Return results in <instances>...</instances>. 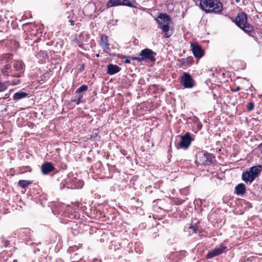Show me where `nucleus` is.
Masks as SVG:
<instances>
[{
	"instance_id": "f257e3e1",
	"label": "nucleus",
	"mask_w": 262,
	"mask_h": 262,
	"mask_svg": "<svg viewBox=\"0 0 262 262\" xmlns=\"http://www.w3.org/2000/svg\"><path fill=\"white\" fill-rule=\"evenodd\" d=\"M200 5L206 13L219 14L223 10V5L220 0H200Z\"/></svg>"
},
{
	"instance_id": "f03ea898",
	"label": "nucleus",
	"mask_w": 262,
	"mask_h": 262,
	"mask_svg": "<svg viewBox=\"0 0 262 262\" xmlns=\"http://www.w3.org/2000/svg\"><path fill=\"white\" fill-rule=\"evenodd\" d=\"M236 25L249 35L252 36L254 32L253 27L247 23V15L244 12H240L235 18Z\"/></svg>"
},
{
	"instance_id": "7ed1b4c3",
	"label": "nucleus",
	"mask_w": 262,
	"mask_h": 262,
	"mask_svg": "<svg viewBox=\"0 0 262 262\" xmlns=\"http://www.w3.org/2000/svg\"><path fill=\"white\" fill-rule=\"evenodd\" d=\"M156 21L158 24L159 28L164 33V37L165 38L169 37L171 34H169V24L171 21L170 16L166 13H160L156 18Z\"/></svg>"
},
{
	"instance_id": "20e7f679",
	"label": "nucleus",
	"mask_w": 262,
	"mask_h": 262,
	"mask_svg": "<svg viewBox=\"0 0 262 262\" xmlns=\"http://www.w3.org/2000/svg\"><path fill=\"white\" fill-rule=\"evenodd\" d=\"M261 169V165L251 167L249 170L243 172L242 176V180L247 184H251L259 176Z\"/></svg>"
},
{
	"instance_id": "39448f33",
	"label": "nucleus",
	"mask_w": 262,
	"mask_h": 262,
	"mask_svg": "<svg viewBox=\"0 0 262 262\" xmlns=\"http://www.w3.org/2000/svg\"><path fill=\"white\" fill-rule=\"evenodd\" d=\"M214 158L213 154L204 150H199L195 155V162L200 165H210L213 162Z\"/></svg>"
},
{
	"instance_id": "423d86ee",
	"label": "nucleus",
	"mask_w": 262,
	"mask_h": 262,
	"mask_svg": "<svg viewBox=\"0 0 262 262\" xmlns=\"http://www.w3.org/2000/svg\"><path fill=\"white\" fill-rule=\"evenodd\" d=\"M193 139L190 133H186L184 135L180 136V141L178 144L177 148L186 149L190 146Z\"/></svg>"
},
{
	"instance_id": "0eeeda50",
	"label": "nucleus",
	"mask_w": 262,
	"mask_h": 262,
	"mask_svg": "<svg viewBox=\"0 0 262 262\" xmlns=\"http://www.w3.org/2000/svg\"><path fill=\"white\" fill-rule=\"evenodd\" d=\"M156 55V53L148 48L142 50L139 54L141 62L145 60H149L154 62L156 61V58L155 57Z\"/></svg>"
},
{
	"instance_id": "6e6552de",
	"label": "nucleus",
	"mask_w": 262,
	"mask_h": 262,
	"mask_svg": "<svg viewBox=\"0 0 262 262\" xmlns=\"http://www.w3.org/2000/svg\"><path fill=\"white\" fill-rule=\"evenodd\" d=\"M227 249V247L223 244H220L219 246H216L213 249L209 251L206 255V258L211 259L214 257L222 254Z\"/></svg>"
},
{
	"instance_id": "1a4fd4ad",
	"label": "nucleus",
	"mask_w": 262,
	"mask_h": 262,
	"mask_svg": "<svg viewBox=\"0 0 262 262\" xmlns=\"http://www.w3.org/2000/svg\"><path fill=\"white\" fill-rule=\"evenodd\" d=\"M180 82L185 88L190 89L194 86V80L187 73H184L181 77Z\"/></svg>"
},
{
	"instance_id": "9d476101",
	"label": "nucleus",
	"mask_w": 262,
	"mask_h": 262,
	"mask_svg": "<svg viewBox=\"0 0 262 262\" xmlns=\"http://www.w3.org/2000/svg\"><path fill=\"white\" fill-rule=\"evenodd\" d=\"M25 65L24 62L21 60L15 61L13 64L14 71H17L18 73H14L12 75L14 77H20L21 76L25 69Z\"/></svg>"
},
{
	"instance_id": "9b49d317",
	"label": "nucleus",
	"mask_w": 262,
	"mask_h": 262,
	"mask_svg": "<svg viewBox=\"0 0 262 262\" xmlns=\"http://www.w3.org/2000/svg\"><path fill=\"white\" fill-rule=\"evenodd\" d=\"M99 44L101 48L103 49L104 52L108 53L111 51L110 44L108 43V37L106 35L102 34L101 36Z\"/></svg>"
},
{
	"instance_id": "f8f14e48",
	"label": "nucleus",
	"mask_w": 262,
	"mask_h": 262,
	"mask_svg": "<svg viewBox=\"0 0 262 262\" xmlns=\"http://www.w3.org/2000/svg\"><path fill=\"white\" fill-rule=\"evenodd\" d=\"M191 48L192 53L196 58L200 59L204 56V52L198 43H191Z\"/></svg>"
},
{
	"instance_id": "ddd939ff",
	"label": "nucleus",
	"mask_w": 262,
	"mask_h": 262,
	"mask_svg": "<svg viewBox=\"0 0 262 262\" xmlns=\"http://www.w3.org/2000/svg\"><path fill=\"white\" fill-rule=\"evenodd\" d=\"M41 172L43 174H47L55 170L53 164L51 162H46L41 165Z\"/></svg>"
},
{
	"instance_id": "4468645a",
	"label": "nucleus",
	"mask_w": 262,
	"mask_h": 262,
	"mask_svg": "<svg viewBox=\"0 0 262 262\" xmlns=\"http://www.w3.org/2000/svg\"><path fill=\"white\" fill-rule=\"evenodd\" d=\"M235 193L238 195H242L246 193V186L243 183H239L235 187Z\"/></svg>"
},
{
	"instance_id": "2eb2a0df",
	"label": "nucleus",
	"mask_w": 262,
	"mask_h": 262,
	"mask_svg": "<svg viewBox=\"0 0 262 262\" xmlns=\"http://www.w3.org/2000/svg\"><path fill=\"white\" fill-rule=\"evenodd\" d=\"M120 68L117 65L110 64L107 66V73L109 75H114L120 71Z\"/></svg>"
},
{
	"instance_id": "dca6fc26",
	"label": "nucleus",
	"mask_w": 262,
	"mask_h": 262,
	"mask_svg": "<svg viewBox=\"0 0 262 262\" xmlns=\"http://www.w3.org/2000/svg\"><path fill=\"white\" fill-rule=\"evenodd\" d=\"M179 62L182 66H189L193 62V58L192 57H188L186 58H181L179 60Z\"/></svg>"
},
{
	"instance_id": "f3484780",
	"label": "nucleus",
	"mask_w": 262,
	"mask_h": 262,
	"mask_svg": "<svg viewBox=\"0 0 262 262\" xmlns=\"http://www.w3.org/2000/svg\"><path fill=\"white\" fill-rule=\"evenodd\" d=\"M28 94L24 92H18L13 94V98L14 100L17 101L23 99L28 96Z\"/></svg>"
},
{
	"instance_id": "a211bd4d",
	"label": "nucleus",
	"mask_w": 262,
	"mask_h": 262,
	"mask_svg": "<svg viewBox=\"0 0 262 262\" xmlns=\"http://www.w3.org/2000/svg\"><path fill=\"white\" fill-rule=\"evenodd\" d=\"M4 65L2 69V73L6 75H8L10 72H12L13 70L11 69V65L9 63H3Z\"/></svg>"
},
{
	"instance_id": "6ab92c4d",
	"label": "nucleus",
	"mask_w": 262,
	"mask_h": 262,
	"mask_svg": "<svg viewBox=\"0 0 262 262\" xmlns=\"http://www.w3.org/2000/svg\"><path fill=\"white\" fill-rule=\"evenodd\" d=\"M12 59V55L11 54H3L2 57V63H9Z\"/></svg>"
},
{
	"instance_id": "aec40b11",
	"label": "nucleus",
	"mask_w": 262,
	"mask_h": 262,
	"mask_svg": "<svg viewBox=\"0 0 262 262\" xmlns=\"http://www.w3.org/2000/svg\"><path fill=\"white\" fill-rule=\"evenodd\" d=\"M119 5H121L120 0H110L107 3V8H110Z\"/></svg>"
},
{
	"instance_id": "412c9836",
	"label": "nucleus",
	"mask_w": 262,
	"mask_h": 262,
	"mask_svg": "<svg viewBox=\"0 0 262 262\" xmlns=\"http://www.w3.org/2000/svg\"><path fill=\"white\" fill-rule=\"evenodd\" d=\"M32 183V181H29V180H19L18 182V185L23 188H24L28 186V185H30Z\"/></svg>"
},
{
	"instance_id": "4be33fe9",
	"label": "nucleus",
	"mask_w": 262,
	"mask_h": 262,
	"mask_svg": "<svg viewBox=\"0 0 262 262\" xmlns=\"http://www.w3.org/2000/svg\"><path fill=\"white\" fill-rule=\"evenodd\" d=\"M9 86H10L9 81H5L4 82L0 81V92L5 91Z\"/></svg>"
},
{
	"instance_id": "5701e85b",
	"label": "nucleus",
	"mask_w": 262,
	"mask_h": 262,
	"mask_svg": "<svg viewBox=\"0 0 262 262\" xmlns=\"http://www.w3.org/2000/svg\"><path fill=\"white\" fill-rule=\"evenodd\" d=\"M121 5L127 6L129 7L134 6L133 0H120Z\"/></svg>"
},
{
	"instance_id": "b1692460",
	"label": "nucleus",
	"mask_w": 262,
	"mask_h": 262,
	"mask_svg": "<svg viewBox=\"0 0 262 262\" xmlns=\"http://www.w3.org/2000/svg\"><path fill=\"white\" fill-rule=\"evenodd\" d=\"M88 86L83 84L80 86L78 89H77L75 92L76 94H79L84 91H86L88 90Z\"/></svg>"
},
{
	"instance_id": "393cba45",
	"label": "nucleus",
	"mask_w": 262,
	"mask_h": 262,
	"mask_svg": "<svg viewBox=\"0 0 262 262\" xmlns=\"http://www.w3.org/2000/svg\"><path fill=\"white\" fill-rule=\"evenodd\" d=\"M7 81H9L10 85H16L20 83V80L17 77L12 80H8Z\"/></svg>"
},
{
	"instance_id": "a878e982",
	"label": "nucleus",
	"mask_w": 262,
	"mask_h": 262,
	"mask_svg": "<svg viewBox=\"0 0 262 262\" xmlns=\"http://www.w3.org/2000/svg\"><path fill=\"white\" fill-rule=\"evenodd\" d=\"M254 105L253 102H249L247 104V108L249 111H252L254 109Z\"/></svg>"
},
{
	"instance_id": "bb28decb",
	"label": "nucleus",
	"mask_w": 262,
	"mask_h": 262,
	"mask_svg": "<svg viewBox=\"0 0 262 262\" xmlns=\"http://www.w3.org/2000/svg\"><path fill=\"white\" fill-rule=\"evenodd\" d=\"M130 58L133 60H137L139 62H141V61L140 60V57L130 56Z\"/></svg>"
},
{
	"instance_id": "cd10ccee",
	"label": "nucleus",
	"mask_w": 262,
	"mask_h": 262,
	"mask_svg": "<svg viewBox=\"0 0 262 262\" xmlns=\"http://www.w3.org/2000/svg\"><path fill=\"white\" fill-rule=\"evenodd\" d=\"M189 229H192L193 232H194L195 233H196V230H197V227H196V225H195V226L191 225L189 227Z\"/></svg>"
},
{
	"instance_id": "c85d7f7f",
	"label": "nucleus",
	"mask_w": 262,
	"mask_h": 262,
	"mask_svg": "<svg viewBox=\"0 0 262 262\" xmlns=\"http://www.w3.org/2000/svg\"><path fill=\"white\" fill-rule=\"evenodd\" d=\"M84 69V64H82L79 69L80 72H82Z\"/></svg>"
},
{
	"instance_id": "c756f323",
	"label": "nucleus",
	"mask_w": 262,
	"mask_h": 262,
	"mask_svg": "<svg viewBox=\"0 0 262 262\" xmlns=\"http://www.w3.org/2000/svg\"><path fill=\"white\" fill-rule=\"evenodd\" d=\"M258 148L260 150L262 153V143L258 146Z\"/></svg>"
},
{
	"instance_id": "7c9ffc66",
	"label": "nucleus",
	"mask_w": 262,
	"mask_h": 262,
	"mask_svg": "<svg viewBox=\"0 0 262 262\" xmlns=\"http://www.w3.org/2000/svg\"><path fill=\"white\" fill-rule=\"evenodd\" d=\"M124 62L125 63H130V60H128V59H126L125 61H124Z\"/></svg>"
},
{
	"instance_id": "2f4dec72",
	"label": "nucleus",
	"mask_w": 262,
	"mask_h": 262,
	"mask_svg": "<svg viewBox=\"0 0 262 262\" xmlns=\"http://www.w3.org/2000/svg\"><path fill=\"white\" fill-rule=\"evenodd\" d=\"M70 22L71 23V25L73 26L74 25V21L73 20H70Z\"/></svg>"
},
{
	"instance_id": "473e14b6",
	"label": "nucleus",
	"mask_w": 262,
	"mask_h": 262,
	"mask_svg": "<svg viewBox=\"0 0 262 262\" xmlns=\"http://www.w3.org/2000/svg\"><path fill=\"white\" fill-rule=\"evenodd\" d=\"M9 97V94H5V99L8 98Z\"/></svg>"
},
{
	"instance_id": "72a5a7b5",
	"label": "nucleus",
	"mask_w": 262,
	"mask_h": 262,
	"mask_svg": "<svg viewBox=\"0 0 262 262\" xmlns=\"http://www.w3.org/2000/svg\"><path fill=\"white\" fill-rule=\"evenodd\" d=\"M80 98H79L77 101H76V103L77 104H78L79 103H80Z\"/></svg>"
},
{
	"instance_id": "f704fd0d",
	"label": "nucleus",
	"mask_w": 262,
	"mask_h": 262,
	"mask_svg": "<svg viewBox=\"0 0 262 262\" xmlns=\"http://www.w3.org/2000/svg\"><path fill=\"white\" fill-rule=\"evenodd\" d=\"M9 244V242L7 241L6 242H5V245L6 246H7Z\"/></svg>"
},
{
	"instance_id": "c9c22d12",
	"label": "nucleus",
	"mask_w": 262,
	"mask_h": 262,
	"mask_svg": "<svg viewBox=\"0 0 262 262\" xmlns=\"http://www.w3.org/2000/svg\"><path fill=\"white\" fill-rule=\"evenodd\" d=\"M241 90V88H240L239 86H238V87H237V88H236V90H235V91H239V90Z\"/></svg>"
},
{
	"instance_id": "e433bc0d",
	"label": "nucleus",
	"mask_w": 262,
	"mask_h": 262,
	"mask_svg": "<svg viewBox=\"0 0 262 262\" xmlns=\"http://www.w3.org/2000/svg\"><path fill=\"white\" fill-rule=\"evenodd\" d=\"M239 0H236V2H239Z\"/></svg>"
},
{
	"instance_id": "4c0bfd02",
	"label": "nucleus",
	"mask_w": 262,
	"mask_h": 262,
	"mask_svg": "<svg viewBox=\"0 0 262 262\" xmlns=\"http://www.w3.org/2000/svg\"><path fill=\"white\" fill-rule=\"evenodd\" d=\"M16 260H14V262H16Z\"/></svg>"
},
{
	"instance_id": "58836bf2",
	"label": "nucleus",
	"mask_w": 262,
	"mask_h": 262,
	"mask_svg": "<svg viewBox=\"0 0 262 262\" xmlns=\"http://www.w3.org/2000/svg\"><path fill=\"white\" fill-rule=\"evenodd\" d=\"M1 21V19H0V21Z\"/></svg>"
}]
</instances>
